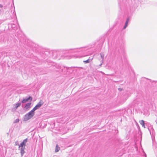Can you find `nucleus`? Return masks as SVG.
Returning <instances> with one entry per match:
<instances>
[{
    "label": "nucleus",
    "instance_id": "nucleus-1",
    "mask_svg": "<svg viewBox=\"0 0 157 157\" xmlns=\"http://www.w3.org/2000/svg\"><path fill=\"white\" fill-rule=\"evenodd\" d=\"M27 141L28 139H25L19 145L18 150L20 151V152L21 156H22L25 153V149L26 146V144Z\"/></svg>",
    "mask_w": 157,
    "mask_h": 157
},
{
    "label": "nucleus",
    "instance_id": "nucleus-2",
    "mask_svg": "<svg viewBox=\"0 0 157 157\" xmlns=\"http://www.w3.org/2000/svg\"><path fill=\"white\" fill-rule=\"evenodd\" d=\"M35 115V111L32 109L24 116L23 121H26L31 119Z\"/></svg>",
    "mask_w": 157,
    "mask_h": 157
},
{
    "label": "nucleus",
    "instance_id": "nucleus-3",
    "mask_svg": "<svg viewBox=\"0 0 157 157\" xmlns=\"http://www.w3.org/2000/svg\"><path fill=\"white\" fill-rule=\"evenodd\" d=\"M32 100V98L31 96H29L28 98H26L24 99L21 101L22 103H24L27 102L31 101Z\"/></svg>",
    "mask_w": 157,
    "mask_h": 157
},
{
    "label": "nucleus",
    "instance_id": "nucleus-4",
    "mask_svg": "<svg viewBox=\"0 0 157 157\" xmlns=\"http://www.w3.org/2000/svg\"><path fill=\"white\" fill-rule=\"evenodd\" d=\"M43 105V103H41V102H39L33 109L35 111L40 108Z\"/></svg>",
    "mask_w": 157,
    "mask_h": 157
},
{
    "label": "nucleus",
    "instance_id": "nucleus-5",
    "mask_svg": "<svg viewBox=\"0 0 157 157\" xmlns=\"http://www.w3.org/2000/svg\"><path fill=\"white\" fill-rule=\"evenodd\" d=\"M129 20V17H127V18L126 21H125L124 25L123 28V29H125L127 27Z\"/></svg>",
    "mask_w": 157,
    "mask_h": 157
},
{
    "label": "nucleus",
    "instance_id": "nucleus-6",
    "mask_svg": "<svg viewBox=\"0 0 157 157\" xmlns=\"http://www.w3.org/2000/svg\"><path fill=\"white\" fill-rule=\"evenodd\" d=\"M31 104V102L26 103L25 105V108L26 109L29 108Z\"/></svg>",
    "mask_w": 157,
    "mask_h": 157
},
{
    "label": "nucleus",
    "instance_id": "nucleus-7",
    "mask_svg": "<svg viewBox=\"0 0 157 157\" xmlns=\"http://www.w3.org/2000/svg\"><path fill=\"white\" fill-rule=\"evenodd\" d=\"M93 59V57H92L91 59H90V58H89L87 60L84 61L83 62L85 63H89L90 62H91Z\"/></svg>",
    "mask_w": 157,
    "mask_h": 157
},
{
    "label": "nucleus",
    "instance_id": "nucleus-8",
    "mask_svg": "<svg viewBox=\"0 0 157 157\" xmlns=\"http://www.w3.org/2000/svg\"><path fill=\"white\" fill-rule=\"evenodd\" d=\"M119 54H122L123 56H124V49L123 48H121L120 49V50H118Z\"/></svg>",
    "mask_w": 157,
    "mask_h": 157
},
{
    "label": "nucleus",
    "instance_id": "nucleus-9",
    "mask_svg": "<svg viewBox=\"0 0 157 157\" xmlns=\"http://www.w3.org/2000/svg\"><path fill=\"white\" fill-rule=\"evenodd\" d=\"M139 122L140 124L142 125L143 127H144V128H145V123L144 120H141Z\"/></svg>",
    "mask_w": 157,
    "mask_h": 157
},
{
    "label": "nucleus",
    "instance_id": "nucleus-10",
    "mask_svg": "<svg viewBox=\"0 0 157 157\" xmlns=\"http://www.w3.org/2000/svg\"><path fill=\"white\" fill-rule=\"evenodd\" d=\"M21 102H20L19 103H18L15 104V106L14 107V108L15 109H17L20 106L21 104Z\"/></svg>",
    "mask_w": 157,
    "mask_h": 157
},
{
    "label": "nucleus",
    "instance_id": "nucleus-11",
    "mask_svg": "<svg viewBox=\"0 0 157 157\" xmlns=\"http://www.w3.org/2000/svg\"><path fill=\"white\" fill-rule=\"evenodd\" d=\"M60 149V148L59 147H58V145H57L55 148V152H58L59 150Z\"/></svg>",
    "mask_w": 157,
    "mask_h": 157
},
{
    "label": "nucleus",
    "instance_id": "nucleus-12",
    "mask_svg": "<svg viewBox=\"0 0 157 157\" xmlns=\"http://www.w3.org/2000/svg\"><path fill=\"white\" fill-rule=\"evenodd\" d=\"M101 57L102 59L101 60H103V59L104 57V55L103 53H101L100 54Z\"/></svg>",
    "mask_w": 157,
    "mask_h": 157
},
{
    "label": "nucleus",
    "instance_id": "nucleus-13",
    "mask_svg": "<svg viewBox=\"0 0 157 157\" xmlns=\"http://www.w3.org/2000/svg\"><path fill=\"white\" fill-rule=\"evenodd\" d=\"M19 121V119H17L15 120H14L13 122V123H15L18 122Z\"/></svg>",
    "mask_w": 157,
    "mask_h": 157
},
{
    "label": "nucleus",
    "instance_id": "nucleus-14",
    "mask_svg": "<svg viewBox=\"0 0 157 157\" xmlns=\"http://www.w3.org/2000/svg\"><path fill=\"white\" fill-rule=\"evenodd\" d=\"M79 49H82V51L83 52H84V51H87V49L86 48H79Z\"/></svg>",
    "mask_w": 157,
    "mask_h": 157
},
{
    "label": "nucleus",
    "instance_id": "nucleus-15",
    "mask_svg": "<svg viewBox=\"0 0 157 157\" xmlns=\"http://www.w3.org/2000/svg\"><path fill=\"white\" fill-rule=\"evenodd\" d=\"M101 63L99 65V66L100 67H101V65H102V63H103V60H101Z\"/></svg>",
    "mask_w": 157,
    "mask_h": 157
},
{
    "label": "nucleus",
    "instance_id": "nucleus-16",
    "mask_svg": "<svg viewBox=\"0 0 157 157\" xmlns=\"http://www.w3.org/2000/svg\"><path fill=\"white\" fill-rule=\"evenodd\" d=\"M15 145H19V144H18V141H16L15 142Z\"/></svg>",
    "mask_w": 157,
    "mask_h": 157
},
{
    "label": "nucleus",
    "instance_id": "nucleus-17",
    "mask_svg": "<svg viewBox=\"0 0 157 157\" xmlns=\"http://www.w3.org/2000/svg\"><path fill=\"white\" fill-rule=\"evenodd\" d=\"M3 7V5L2 4H0V8H2ZM0 11L1 12V10L0 9Z\"/></svg>",
    "mask_w": 157,
    "mask_h": 157
},
{
    "label": "nucleus",
    "instance_id": "nucleus-18",
    "mask_svg": "<svg viewBox=\"0 0 157 157\" xmlns=\"http://www.w3.org/2000/svg\"><path fill=\"white\" fill-rule=\"evenodd\" d=\"M73 50V49H69L67 50H66V51H70H70H72V50Z\"/></svg>",
    "mask_w": 157,
    "mask_h": 157
},
{
    "label": "nucleus",
    "instance_id": "nucleus-19",
    "mask_svg": "<svg viewBox=\"0 0 157 157\" xmlns=\"http://www.w3.org/2000/svg\"><path fill=\"white\" fill-rule=\"evenodd\" d=\"M118 89L120 91H121V90H122V89L121 88H118Z\"/></svg>",
    "mask_w": 157,
    "mask_h": 157
},
{
    "label": "nucleus",
    "instance_id": "nucleus-20",
    "mask_svg": "<svg viewBox=\"0 0 157 157\" xmlns=\"http://www.w3.org/2000/svg\"><path fill=\"white\" fill-rule=\"evenodd\" d=\"M89 55V54H86V55H85L84 56H83V57H85V56H88Z\"/></svg>",
    "mask_w": 157,
    "mask_h": 157
},
{
    "label": "nucleus",
    "instance_id": "nucleus-21",
    "mask_svg": "<svg viewBox=\"0 0 157 157\" xmlns=\"http://www.w3.org/2000/svg\"><path fill=\"white\" fill-rule=\"evenodd\" d=\"M63 71V69H62L61 70H60V71Z\"/></svg>",
    "mask_w": 157,
    "mask_h": 157
},
{
    "label": "nucleus",
    "instance_id": "nucleus-22",
    "mask_svg": "<svg viewBox=\"0 0 157 157\" xmlns=\"http://www.w3.org/2000/svg\"><path fill=\"white\" fill-rule=\"evenodd\" d=\"M89 58H90V59H91V58L92 57H90Z\"/></svg>",
    "mask_w": 157,
    "mask_h": 157
},
{
    "label": "nucleus",
    "instance_id": "nucleus-23",
    "mask_svg": "<svg viewBox=\"0 0 157 157\" xmlns=\"http://www.w3.org/2000/svg\"><path fill=\"white\" fill-rule=\"evenodd\" d=\"M69 67H68V68H69ZM66 68H67V67H66Z\"/></svg>",
    "mask_w": 157,
    "mask_h": 157
}]
</instances>
